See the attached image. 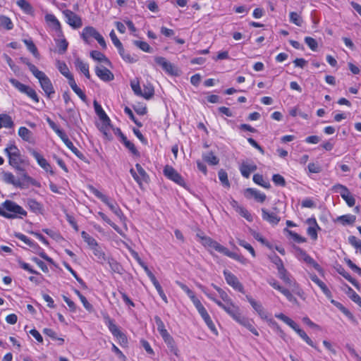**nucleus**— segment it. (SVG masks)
Returning <instances> with one entry per match:
<instances>
[{
	"label": "nucleus",
	"instance_id": "nucleus-1",
	"mask_svg": "<svg viewBox=\"0 0 361 361\" xmlns=\"http://www.w3.org/2000/svg\"><path fill=\"white\" fill-rule=\"evenodd\" d=\"M4 152L8 159V164L18 175H21L22 179L30 182L32 185L40 187V183L26 172L25 168L30 165V161L21 154L20 149L14 143L8 144Z\"/></svg>",
	"mask_w": 361,
	"mask_h": 361
},
{
	"label": "nucleus",
	"instance_id": "nucleus-2",
	"mask_svg": "<svg viewBox=\"0 0 361 361\" xmlns=\"http://www.w3.org/2000/svg\"><path fill=\"white\" fill-rule=\"evenodd\" d=\"M27 214V212L21 206L12 200H6L0 207V216L8 219L23 218Z\"/></svg>",
	"mask_w": 361,
	"mask_h": 361
},
{
	"label": "nucleus",
	"instance_id": "nucleus-3",
	"mask_svg": "<svg viewBox=\"0 0 361 361\" xmlns=\"http://www.w3.org/2000/svg\"><path fill=\"white\" fill-rule=\"evenodd\" d=\"M34 76L38 79L40 86L47 97L51 99L55 93V91L50 79L41 71H37Z\"/></svg>",
	"mask_w": 361,
	"mask_h": 361
},
{
	"label": "nucleus",
	"instance_id": "nucleus-4",
	"mask_svg": "<svg viewBox=\"0 0 361 361\" xmlns=\"http://www.w3.org/2000/svg\"><path fill=\"white\" fill-rule=\"evenodd\" d=\"M19 176V178L16 179L11 172L5 171L1 172V178L6 183L13 185L21 189L27 188L31 185L30 183L22 179L21 175Z\"/></svg>",
	"mask_w": 361,
	"mask_h": 361
},
{
	"label": "nucleus",
	"instance_id": "nucleus-5",
	"mask_svg": "<svg viewBox=\"0 0 361 361\" xmlns=\"http://www.w3.org/2000/svg\"><path fill=\"white\" fill-rule=\"evenodd\" d=\"M197 237L200 239V242L203 246L205 247L214 249V250L225 254L226 251H227V248L221 244H219L217 241L213 240L210 237L203 235L202 233H197Z\"/></svg>",
	"mask_w": 361,
	"mask_h": 361
},
{
	"label": "nucleus",
	"instance_id": "nucleus-6",
	"mask_svg": "<svg viewBox=\"0 0 361 361\" xmlns=\"http://www.w3.org/2000/svg\"><path fill=\"white\" fill-rule=\"evenodd\" d=\"M332 190L335 192H339L341 197L349 207H353L355 204V199L346 186L341 184H336L333 186Z\"/></svg>",
	"mask_w": 361,
	"mask_h": 361
},
{
	"label": "nucleus",
	"instance_id": "nucleus-7",
	"mask_svg": "<svg viewBox=\"0 0 361 361\" xmlns=\"http://www.w3.org/2000/svg\"><path fill=\"white\" fill-rule=\"evenodd\" d=\"M163 172L164 175L169 180L175 182L182 187H185V182L182 176L171 166L166 165L164 167Z\"/></svg>",
	"mask_w": 361,
	"mask_h": 361
},
{
	"label": "nucleus",
	"instance_id": "nucleus-8",
	"mask_svg": "<svg viewBox=\"0 0 361 361\" xmlns=\"http://www.w3.org/2000/svg\"><path fill=\"white\" fill-rule=\"evenodd\" d=\"M66 18V22L74 29L82 27V22L81 18L73 11L66 9L63 11Z\"/></svg>",
	"mask_w": 361,
	"mask_h": 361
},
{
	"label": "nucleus",
	"instance_id": "nucleus-9",
	"mask_svg": "<svg viewBox=\"0 0 361 361\" xmlns=\"http://www.w3.org/2000/svg\"><path fill=\"white\" fill-rule=\"evenodd\" d=\"M106 324L114 336L116 337L121 343H126L127 338L126 335L121 332L118 326L114 324V322L109 317H105Z\"/></svg>",
	"mask_w": 361,
	"mask_h": 361
},
{
	"label": "nucleus",
	"instance_id": "nucleus-10",
	"mask_svg": "<svg viewBox=\"0 0 361 361\" xmlns=\"http://www.w3.org/2000/svg\"><path fill=\"white\" fill-rule=\"evenodd\" d=\"M224 276L226 283L229 286H231L233 289L244 293L245 290L243 284L239 281L238 279L233 274L228 270H224Z\"/></svg>",
	"mask_w": 361,
	"mask_h": 361
},
{
	"label": "nucleus",
	"instance_id": "nucleus-11",
	"mask_svg": "<svg viewBox=\"0 0 361 361\" xmlns=\"http://www.w3.org/2000/svg\"><path fill=\"white\" fill-rule=\"evenodd\" d=\"M135 168L137 171V173L133 169H130V173L135 179V180L140 185H142V182L147 183L149 180V176L145 171V169L142 167L140 164H135Z\"/></svg>",
	"mask_w": 361,
	"mask_h": 361
},
{
	"label": "nucleus",
	"instance_id": "nucleus-12",
	"mask_svg": "<svg viewBox=\"0 0 361 361\" xmlns=\"http://www.w3.org/2000/svg\"><path fill=\"white\" fill-rule=\"evenodd\" d=\"M30 154L33 156V157L37 161V164L47 172H49L51 174H54V172L51 169V165L48 163V161L35 149H29Z\"/></svg>",
	"mask_w": 361,
	"mask_h": 361
},
{
	"label": "nucleus",
	"instance_id": "nucleus-13",
	"mask_svg": "<svg viewBox=\"0 0 361 361\" xmlns=\"http://www.w3.org/2000/svg\"><path fill=\"white\" fill-rule=\"evenodd\" d=\"M154 61L156 62L157 64L160 66L162 68V69L167 73L172 75H176V72L173 65L169 61H168L164 57L156 56L154 58Z\"/></svg>",
	"mask_w": 361,
	"mask_h": 361
},
{
	"label": "nucleus",
	"instance_id": "nucleus-14",
	"mask_svg": "<svg viewBox=\"0 0 361 361\" xmlns=\"http://www.w3.org/2000/svg\"><path fill=\"white\" fill-rule=\"evenodd\" d=\"M95 73L98 78L104 82H109L114 79V74L104 66H97L95 68Z\"/></svg>",
	"mask_w": 361,
	"mask_h": 361
},
{
	"label": "nucleus",
	"instance_id": "nucleus-15",
	"mask_svg": "<svg viewBox=\"0 0 361 361\" xmlns=\"http://www.w3.org/2000/svg\"><path fill=\"white\" fill-rule=\"evenodd\" d=\"M279 277L289 287L295 288L298 283L285 267L278 270Z\"/></svg>",
	"mask_w": 361,
	"mask_h": 361
},
{
	"label": "nucleus",
	"instance_id": "nucleus-16",
	"mask_svg": "<svg viewBox=\"0 0 361 361\" xmlns=\"http://www.w3.org/2000/svg\"><path fill=\"white\" fill-rule=\"evenodd\" d=\"M262 217L264 221L274 226L277 225L281 221V217L277 215L276 212H269L264 208L262 209Z\"/></svg>",
	"mask_w": 361,
	"mask_h": 361
},
{
	"label": "nucleus",
	"instance_id": "nucleus-17",
	"mask_svg": "<svg viewBox=\"0 0 361 361\" xmlns=\"http://www.w3.org/2000/svg\"><path fill=\"white\" fill-rule=\"evenodd\" d=\"M296 250L298 252L300 258L305 262L307 264L312 265L317 271H321L322 268L320 265L307 252L300 247H296Z\"/></svg>",
	"mask_w": 361,
	"mask_h": 361
},
{
	"label": "nucleus",
	"instance_id": "nucleus-18",
	"mask_svg": "<svg viewBox=\"0 0 361 361\" xmlns=\"http://www.w3.org/2000/svg\"><path fill=\"white\" fill-rule=\"evenodd\" d=\"M80 36L85 43L89 44V39L92 37L96 39V37L99 36V33L94 27L86 26L83 28Z\"/></svg>",
	"mask_w": 361,
	"mask_h": 361
},
{
	"label": "nucleus",
	"instance_id": "nucleus-19",
	"mask_svg": "<svg viewBox=\"0 0 361 361\" xmlns=\"http://www.w3.org/2000/svg\"><path fill=\"white\" fill-rule=\"evenodd\" d=\"M244 194L247 198L254 197L259 202H264L267 197L264 193L254 188H247Z\"/></svg>",
	"mask_w": 361,
	"mask_h": 361
},
{
	"label": "nucleus",
	"instance_id": "nucleus-20",
	"mask_svg": "<svg viewBox=\"0 0 361 361\" xmlns=\"http://www.w3.org/2000/svg\"><path fill=\"white\" fill-rule=\"evenodd\" d=\"M257 169V166L254 163L248 164L247 162H243L239 170L241 175L246 178H250L251 173L255 171Z\"/></svg>",
	"mask_w": 361,
	"mask_h": 361
},
{
	"label": "nucleus",
	"instance_id": "nucleus-21",
	"mask_svg": "<svg viewBox=\"0 0 361 361\" xmlns=\"http://www.w3.org/2000/svg\"><path fill=\"white\" fill-rule=\"evenodd\" d=\"M224 310L236 322L242 316L239 307L235 305L232 301L226 303Z\"/></svg>",
	"mask_w": 361,
	"mask_h": 361
},
{
	"label": "nucleus",
	"instance_id": "nucleus-22",
	"mask_svg": "<svg viewBox=\"0 0 361 361\" xmlns=\"http://www.w3.org/2000/svg\"><path fill=\"white\" fill-rule=\"evenodd\" d=\"M29 246L32 248L33 253L39 255L49 263L54 264V260L44 252V250L37 243L32 241Z\"/></svg>",
	"mask_w": 361,
	"mask_h": 361
},
{
	"label": "nucleus",
	"instance_id": "nucleus-23",
	"mask_svg": "<svg viewBox=\"0 0 361 361\" xmlns=\"http://www.w3.org/2000/svg\"><path fill=\"white\" fill-rule=\"evenodd\" d=\"M26 204L29 209L35 214H42L44 211L43 204L37 202L35 199L29 198L27 200Z\"/></svg>",
	"mask_w": 361,
	"mask_h": 361
},
{
	"label": "nucleus",
	"instance_id": "nucleus-24",
	"mask_svg": "<svg viewBox=\"0 0 361 361\" xmlns=\"http://www.w3.org/2000/svg\"><path fill=\"white\" fill-rule=\"evenodd\" d=\"M310 279L322 289V292L326 296V298L329 299L332 298V293L330 290L328 288L326 285L318 278L316 274H312L310 276Z\"/></svg>",
	"mask_w": 361,
	"mask_h": 361
},
{
	"label": "nucleus",
	"instance_id": "nucleus-25",
	"mask_svg": "<svg viewBox=\"0 0 361 361\" xmlns=\"http://www.w3.org/2000/svg\"><path fill=\"white\" fill-rule=\"evenodd\" d=\"M106 262H108L112 272L118 274L120 275L123 274L125 272V269L123 266L115 259L112 257H108V259Z\"/></svg>",
	"mask_w": 361,
	"mask_h": 361
},
{
	"label": "nucleus",
	"instance_id": "nucleus-26",
	"mask_svg": "<svg viewBox=\"0 0 361 361\" xmlns=\"http://www.w3.org/2000/svg\"><path fill=\"white\" fill-rule=\"evenodd\" d=\"M199 314L201 315L202 318L204 319V322L209 327V329L215 334H217V330L215 327L214 324L213 323L209 314H208L207 310L204 308L199 312Z\"/></svg>",
	"mask_w": 361,
	"mask_h": 361
},
{
	"label": "nucleus",
	"instance_id": "nucleus-27",
	"mask_svg": "<svg viewBox=\"0 0 361 361\" xmlns=\"http://www.w3.org/2000/svg\"><path fill=\"white\" fill-rule=\"evenodd\" d=\"M104 203L109 207V208L111 209V211L113 213H114L116 216H118L119 218V219L121 221L125 220L126 218H125L121 209H120L119 206L118 205V204L116 202H111L108 199L107 202H106Z\"/></svg>",
	"mask_w": 361,
	"mask_h": 361
},
{
	"label": "nucleus",
	"instance_id": "nucleus-28",
	"mask_svg": "<svg viewBox=\"0 0 361 361\" xmlns=\"http://www.w3.org/2000/svg\"><path fill=\"white\" fill-rule=\"evenodd\" d=\"M337 271L339 274H341L343 277H344L347 281H348L350 283H351L357 290L360 289V286L359 283L353 278L350 274L347 272L343 267L340 266L337 269Z\"/></svg>",
	"mask_w": 361,
	"mask_h": 361
},
{
	"label": "nucleus",
	"instance_id": "nucleus-29",
	"mask_svg": "<svg viewBox=\"0 0 361 361\" xmlns=\"http://www.w3.org/2000/svg\"><path fill=\"white\" fill-rule=\"evenodd\" d=\"M68 80V84L71 86V89L73 90V92L83 101L86 102L87 97L85 94L82 92V90L78 87L75 79L73 77H70Z\"/></svg>",
	"mask_w": 361,
	"mask_h": 361
},
{
	"label": "nucleus",
	"instance_id": "nucleus-30",
	"mask_svg": "<svg viewBox=\"0 0 361 361\" xmlns=\"http://www.w3.org/2000/svg\"><path fill=\"white\" fill-rule=\"evenodd\" d=\"M90 56L94 60L99 62H104L106 65L111 66V62L108 58L102 52L97 50H93L90 52Z\"/></svg>",
	"mask_w": 361,
	"mask_h": 361
},
{
	"label": "nucleus",
	"instance_id": "nucleus-31",
	"mask_svg": "<svg viewBox=\"0 0 361 361\" xmlns=\"http://www.w3.org/2000/svg\"><path fill=\"white\" fill-rule=\"evenodd\" d=\"M162 338L167 345L170 352L176 355H178V350L172 336L169 334L166 336H163Z\"/></svg>",
	"mask_w": 361,
	"mask_h": 361
},
{
	"label": "nucleus",
	"instance_id": "nucleus-32",
	"mask_svg": "<svg viewBox=\"0 0 361 361\" xmlns=\"http://www.w3.org/2000/svg\"><path fill=\"white\" fill-rule=\"evenodd\" d=\"M93 105H94L95 113L99 116V119L102 121H105L106 123H108V121H109V117L106 115L105 111L103 110L102 106L96 100L94 101Z\"/></svg>",
	"mask_w": 361,
	"mask_h": 361
},
{
	"label": "nucleus",
	"instance_id": "nucleus-33",
	"mask_svg": "<svg viewBox=\"0 0 361 361\" xmlns=\"http://www.w3.org/2000/svg\"><path fill=\"white\" fill-rule=\"evenodd\" d=\"M238 323L246 327L249 331H250L254 335L258 336V331L257 329L253 326V325L251 323V321H250L247 318L241 316L239 319L237 321Z\"/></svg>",
	"mask_w": 361,
	"mask_h": 361
},
{
	"label": "nucleus",
	"instance_id": "nucleus-34",
	"mask_svg": "<svg viewBox=\"0 0 361 361\" xmlns=\"http://www.w3.org/2000/svg\"><path fill=\"white\" fill-rule=\"evenodd\" d=\"M356 220V216L353 214H345L338 216L336 221L341 222L343 226L353 225Z\"/></svg>",
	"mask_w": 361,
	"mask_h": 361
},
{
	"label": "nucleus",
	"instance_id": "nucleus-35",
	"mask_svg": "<svg viewBox=\"0 0 361 361\" xmlns=\"http://www.w3.org/2000/svg\"><path fill=\"white\" fill-rule=\"evenodd\" d=\"M14 123L11 117L8 114H0V128L2 127L5 128H13Z\"/></svg>",
	"mask_w": 361,
	"mask_h": 361
},
{
	"label": "nucleus",
	"instance_id": "nucleus-36",
	"mask_svg": "<svg viewBox=\"0 0 361 361\" xmlns=\"http://www.w3.org/2000/svg\"><path fill=\"white\" fill-rule=\"evenodd\" d=\"M118 53L121 58L128 63H135L138 61V57L137 56H132L128 52H126L123 48L122 49H118Z\"/></svg>",
	"mask_w": 361,
	"mask_h": 361
},
{
	"label": "nucleus",
	"instance_id": "nucleus-37",
	"mask_svg": "<svg viewBox=\"0 0 361 361\" xmlns=\"http://www.w3.org/2000/svg\"><path fill=\"white\" fill-rule=\"evenodd\" d=\"M66 112L68 115L69 121L71 123L76 125L78 121L80 114L74 109V106H70L66 109Z\"/></svg>",
	"mask_w": 361,
	"mask_h": 361
},
{
	"label": "nucleus",
	"instance_id": "nucleus-38",
	"mask_svg": "<svg viewBox=\"0 0 361 361\" xmlns=\"http://www.w3.org/2000/svg\"><path fill=\"white\" fill-rule=\"evenodd\" d=\"M18 135L26 142H31L32 133L25 127H20L18 129Z\"/></svg>",
	"mask_w": 361,
	"mask_h": 361
},
{
	"label": "nucleus",
	"instance_id": "nucleus-39",
	"mask_svg": "<svg viewBox=\"0 0 361 361\" xmlns=\"http://www.w3.org/2000/svg\"><path fill=\"white\" fill-rule=\"evenodd\" d=\"M252 180L256 184L266 189H269L271 188V184L269 183V181H266L264 180L262 175L256 173L253 176Z\"/></svg>",
	"mask_w": 361,
	"mask_h": 361
},
{
	"label": "nucleus",
	"instance_id": "nucleus-40",
	"mask_svg": "<svg viewBox=\"0 0 361 361\" xmlns=\"http://www.w3.org/2000/svg\"><path fill=\"white\" fill-rule=\"evenodd\" d=\"M154 321L157 326V330L161 337L166 336L167 334H169L166 329L164 322L159 316L154 317Z\"/></svg>",
	"mask_w": 361,
	"mask_h": 361
},
{
	"label": "nucleus",
	"instance_id": "nucleus-41",
	"mask_svg": "<svg viewBox=\"0 0 361 361\" xmlns=\"http://www.w3.org/2000/svg\"><path fill=\"white\" fill-rule=\"evenodd\" d=\"M154 321L157 326V330L161 337L166 336L167 334H169L166 329L164 322L159 316L154 317Z\"/></svg>",
	"mask_w": 361,
	"mask_h": 361
},
{
	"label": "nucleus",
	"instance_id": "nucleus-42",
	"mask_svg": "<svg viewBox=\"0 0 361 361\" xmlns=\"http://www.w3.org/2000/svg\"><path fill=\"white\" fill-rule=\"evenodd\" d=\"M57 68L59 72L68 80L71 78L70 77H73V75L70 73L69 69L65 62L59 61Z\"/></svg>",
	"mask_w": 361,
	"mask_h": 361
},
{
	"label": "nucleus",
	"instance_id": "nucleus-43",
	"mask_svg": "<svg viewBox=\"0 0 361 361\" xmlns=\"http://www.w3.org/2000/svg\"><path fill=\"white\" fill-rule=\"evenodd\" d=\"M202 158L204 161L207 162L210 165H217L219 161L217 157H216L212 152L203 154Z\"/></svg>",
	"mask_w": 361,
	"mask_h": 361
},
{
	"label": "nucleus",
	"instance_id": "nucleus-44",
	"mask_svg": "<svg viewBox=\"0 0 361 361\" xmlns=\"http://www.w3.org/2000/svg\"><path fill=\"white\" fill-rule=\"evenodd\" d=\"M92 249L93 250L94 255L97 257L100 263L102 264L104 262H106L108 259V258L106 257L105 253L98 245L94 246L93 247H92Z\"/></svg>",
	"mask_w": 361,
	"mask_h": 361
},
{
	"label": "nucleus",
	"instance_id": "nucleus-45",
	"mask_svg": "<svg viewBox=\"0 0 361 361\" xmlns=\"http://www.w3.org/2000/svg\"><path fill=\"white\" fill-rule=\"evenodd\" d=\"M154 94V90L152 85L149 84L147 85H144V89L142 91V94L141 97H144L146 99H151Z\"/></svg>",
	"mask_w": 361,
	"mask_h": 361
},
{
	"label": "nucleus",
	"instance_id": "nucleus-46",
	"mask_svg": "<svg viewBox=\"0 0 361 361\" xmlns=\"http://www.w3.org/2000/svg\"><path fill=\"white\" fill-rule=\"evenodd\" d=\"M348 287V291L347 294L349 296V298L355 303H357L360 307H361V298L360 296L357 294L352 288L347 286Z\"/></svg>",
	"mask_w": 361,
	"mask_h": 361
},
{
	"label": "nucleus",
	"instance_id": "nucleus-47",
	"mask_svg": "<svg viewBox=\"0 0 361 361\" xmlns=\"http://www.w3.org/2000/svg\"><path fill=\"white\" fill-rule=\"evenodd\" d=\"M0 26L6 28L8 30H12L13 27V24L11 20L6 16H0Z\"/></svg>",
	"mask_w": 361,
	"mask_h": 361
},
{
	"label": "nucleus",
	"instance_id": "nucleus-48",
	"mask_svg": "<svg viewBox=\"0 0 361 361\" xmlns=\"http://www.w3.org/2000/svg\"><path fill=\"white\" fill-rule=\"evenodd\" d=\"M224 255L231 257L243 264L247 262L246 258H245L243 255H238L235 252H231L228 249L227 251H226Z\"/></svg>",
	"mask_w": 361,
	"mask_h": 361
},
{
	"label": "nucleus",
	"instance_id": "nucleus-49",
	"mask_svg": "<svg viewBox=\"0 0 361 361\" xmlns=\"http://www.w3.org/2000/svg\"><path fill=\"white\" fill-rule=\"evenodd\" d=\"M23 42L25 43V44L27 46V49L34 55L35 57L39 56V52L37 51V49L31 39H23Z\"/></svg>",
	"mask_w": 361,
	"mask_h": 361
},
{
	"label": "nucleus",
	"instance_id": "nucleus-50",
	"mask_svg": "<svg viewBox=\"0 0 361 361\" xmlns=\"http://www.w3.org/2000/svg\"><path fill=\"white\" fill-rule=\"evenodd\" d=\"M133 44L145 52L151 53L152 48L145 42L134 40Z\"/></svg>",
	"mask_w": 361,
	"mask_h": 361
},
{
	"label": "nucleus",
	"instance_id": "nucleus-51",
	"mask_svg": "<svg viewBox=\"0 0 361 361\" xmlns=\"http://www.w3.org/2000/svg\"><path fill=\"white\" fill-rule=\"evenodd\" d=\"M43 333L54 341H59L61 344L64 341L63 338H59L57 334L51 329L45 328L43 329Z\"/></svg>",
	"mask_w": 361,
	"mask_h": 361
},
{
	"label": "nucleus",
	"instance_id": "nucleus-52",
	"mask_svg": "<svg viewBox=\"0 0 361 361\" xmlns=\"http://www.w3.org/2000/svg\"><path fill=\"white\" fill-rule=\"evenodd\" d=\"M124 145L125 147L128 149L130 152L135 155V156H137V157H139L140 156V152H138V150L136 149L135 145L131 142L130 141H129L127 138L126 140H124L123 142H121Z\"/></svg>",
	"mask_w": 361,
	"mask_h": 361
},
{
	"label": "nucleus",
	"instance_id": "nucleus-53",
	"mask_svg": "<svg viewBox=\"0 0 361 361\" xmlns=\"http://www.w3.org/2000/svg\"><path fill=\"white\" fill-rule=\"evenodd\" d=\"M81 236L85 242H86L92 247L94 246H97L98 243L97 240L94 238L91 237L87 232L82 231Z\"/></svg>",
	"mask_w": 361,
	"mask_h": 361
},
{
	"label": "nucleus",
	"instance_id": "nucleus-54",
	"mask_svg": "<svg viewBox=\"0 0 361 361\" xmlns=\"http://www.w3.org/2000/svg\"><path fill=\"white\" fill-rule=\"evenodd\" d=\"M290 21L298 26H301L302 23L301 16L294 11L290 13Z\"/></svg>",
	"mask_w": 361,
	"mask_h": 361
},
{
	"label": "nucleus",
	"instance_id": "nucleus-55",
	"mask_svg": "<svg viewBox=\"0 0 361 361\" xmlns=\"http://www.w3.org/2000/svg\"><path fill=\"white\" fill-rule=\"evenodd\" d=\"M285 231H287L289 235L293 239L294 241L298 243H305L306 241V238L296 233L295 232L288 230V228L284 229Z\"/></svg>",
	"mask_w": 361,
	"mask_h": 361
},
{
	"label": "nucleus",
	"instance_id": "nucleus-56",
	"mask_svg": "<svg viewBox=\"0 0 361 361\" xmlns=\"http://www.w3.org/2000/svg\"><path fill=\"white\" fill-rule=\"evenodd\" d=\"M9 82L22 93H24L28 87L27 85L21 83L15 78H10Z\"/></svg>",
	"mask_w": 361,
	"mask_h": 361
},
{
	"label": "nucleus",
	"instance_id": "nucleus-57",
	"mask_svg": "<svg viewBox=\"0 0 361 361\" xmlns=\"http://www.w3.org/2000/svg\"><path fill=\"white\" fill-rule=\"evenodd\" d=\"M237 241L238 245L246 249L247 251H249V252L252 255V257H255L256 256L255 251L250 243H247L245 240L242 239H238Z\"/></svg>",
	"mask_w": 361,
	"mask_h": 361
},
{
	"label": "nucleus",
	"instance_id": "nucleus-58",
	"mask_svg": "<svg viewBox=\"0 0 361 361\" xmlns=\"http://www.w3.org/2000/svg\"><path fill=\"white\" fill-rule=\"evenodd\" d=\"M56 45L59 48V53L63 54L68 49V42L66 41V39H62L60 40L58 39L56 41Z\"/></svg>",
	"mask_w": 361,
	"mask_h": 361
},
{
	"label": "nucleus",
	"instance_id": "nucleus-59",
	"mask_svg": "<svg viewBox=\"0 0 361 361\" xmlns=\"http://www.w3.org/2000/svg\"><path fill=\"white\" fill-rule=\"evenodd\" d=\"M237 212L250 222L253 221L251 214L243 207H238Z\"/></svg>",
	"mask_w": 361,
	"mask_h": 361
},
{
	"label": "nucleus",
	"instance_id": "nucleus-60",
	"mask_svg": "<svg viewBox=\"0 0 361 361\" xmlns=\"http://www.w3.org/2000/svg\"><path fill=\"white\" fill-rule=\"evenodd\" d=\"M348 243L361 253V240L355 235H350L348 237Z\"/></svg>",
	"mask_w": 361,
	"mask_h": 361
},
{
	"label": "nucleus",
	"instance_id": "nucleus-61",
	"mask_svg": "<svg viewBox=\"0 0 361 361\" xmlns=\"http://www.w3.org/2000/svg\"><path fill=\"white\" fill-rule=\"evenodd\" d=\"M47 123L49 127L57 134L59 137L60 135H63V133L64 132L63 130H61L59 126L49 118L47 117L46 118Z\"/></svg>",
	"mask_w": 361,
	"mask_h": 361
},
{
	"label": "nucleus",
	"instance_id": "nucleus-62",
	"mask_svg": "<svg viewBox=\"0 0 361 361\" xmlns=\"http://www.w3.org/2000/svg\"><path fill=\"white\" fill-rule=\"evenodd\" d=\"M272 180L276 185L285 187L286 185L285 178L280 174H274L272 176Z\"/></svg>",
	"mask_w": 361,
	"mask_h": 361
},
{
	"label": "nucleus",
	"instance_id": "nucleus-63",
	"mask_svg": "<svg viewBox=\"0 0 361 361\" xmlns=\"http://www.w3.org/2000/svg\"><path fill=\"white\" fill-rule=\"evenodd\" d=\"M269 259L271 262L276 265L277 270L284 267L282 259L277 255L274 254L272 256L269 257Z\"/></svg>",
	"mask_w": 361,
	"mask_h": 361
},
{
	"label": "nucleus",
	"instance_id": "nucleus-64",
	"mask_svg": "<svg viewBox=\"0 0 361 361\" xmlns=\"http://www.w3.org/2000/svg\"><path fill=\"white\" fill-rule=\"evenodd\" d=\"M74 63L77 69L80 70L82 73H85L87 70L89 69V66L84 63L80 58H77L75 60Z\"/></svg>",
	"mask_w": 361,
	"mask_h": 361
}]
</instances>
